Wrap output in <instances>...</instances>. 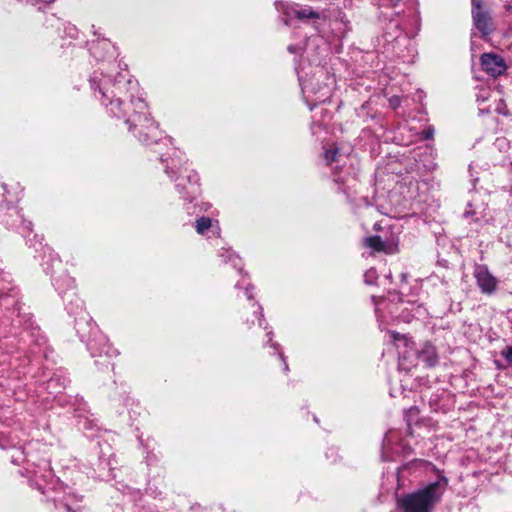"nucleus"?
<instances>
[{
	"label": "nucleus",
	"mask_w": 512,
	"mask_h": 512,
	"mask_svg": "<svg viewBox=\"0 0 512 512\" xmlns=\"http://www.w3.org/2000/svg\"><path fill=\"white\" fill-rule=\"evenodd\" d=\"M447 484L445 477H439L436 481L399 498L398 508L401 512H432L441 501Z\"/></svg>",
	"instance_id": "nucleus-1"
},
{
	"label": "nucleus",
	"mask_w": 512,
	"mask_h": 512,
	"mask_svg": "<svg viewBox=\"0 0 512 512\" xmlns=\"http://www.w3.org/2000/svg\"><path fill=\"white\" fill-rule=\"evenodd\" d=\"M185 165L184 157L175 153L165 171L176 182L175 187L181 197L191 202L199 194V177L196 171L189 170Z\"/></svg>",
	"instance_id": "nucleus-2"
},
{
	"label": "nucleus",
	"mask_w": 512,
	"mask_h": 512,
	"mask_svg": "<svg viewBox=\"0 0 512 512\" xmlns=\"http://www.w3.org/2000/svg\"><path fill=\"white\" fill-rule=\"evenodd\" d=\"M396 349L399 352V366L403 369H410L417 365V360H422L427 366H434L437 362L435 348L430 344H425L419 352L414 349V343L405 335H400L395 331L388 332Z\"/></svg>",
	"instance_id": "nucleus-3"
},
{
	"label": "nucleus",
	"mask_w": 512,
	"mask_h": 512,
	"mask_svg": "<svg viewBox=\"0 0 512 512\" xmlns=\"http://www.w3.org/2000/svg\"><path fill=\"white\" fill-rule=\"evenodd\" d=\"M275 5L278 11L283 12L287 16L294 15L300 20H319L326 18L324 11L314 10L310 6H301L283 0L276 1Z\"/></svg>",
	"instance_id": "nucleus-4"
},
{
	"label": "nucleus",
	"mask_w": 512,
	"mask_h": 512,
	"mask_svg": "<svg viewBox=\"0 0 512 512\" xmlns=\"http://www.w3.org/2000/svg\"><path fill=\"white\" fill-rule=\"evenodd\" d=\"M483 70L490 76L497 77L505 72L507 66L504 59L494 53H485L481 57Z\"/></svg>",
	"instance_id": "nucleus-5"
},
{
	"label": "nucleus",
	"mask_w": 512,
	"mask_h": 512,
	"mask_svg": "<svg viewBox=\"0 0 512 512\" xmlns=\"http://www.w3.org/2000/svg\"><path fill=\"white\" fill-rule=\"evenodd\" d=\"M474 276L478 286L483 293L491 294L495 291L497 286V279L489 272L486 266H477L474 272Z\"/></svg>",
	"instance_id": "nucleus-6"
},
{
	"label": "nucleus",
	"mask_w": 512,
	"mask_h": 512,
	"mask_svg": "<svg viewBox=\"0 0 512 512\" xmlns=\"http://www.w3.org/2000/svg\"><path fill=\"white\" fill-rule=\"evenodd\" d=\"M365 245L371 248L374 251H382L386 254H393L397 251V243L394 241L384 242L381 240L379 236H371L367 237L365 240Z\"/></svg>",
	"instance_id": "nucleus-7"
},
{
	"label": "nucleus",
	"mask_w": 512,
	"mask_h": 512,
	"mask_svg": "<svg viewBox=\"0 0 512 512\" xmlns=\"http://www.w3.org/2000/svg\"><path fill=\"white\" fill-rule=\"evenodd\" d=\"M473 10V20L477 29H479L483 34H488L489 32V19L486 14L482 11L481 0H472Z\"/></svg>",
	"instance_id": "nucleus-8"
},
{
	"label": "nucleus",
	"mask_w": 512,
	"mask_h": 512,
	"mask_svg": "<svg viewBox=\"0 0 512 512\" xmlns=\"http://www.w3.org/2000/svg\"><path fill=\"white\" fill-rule=\"evenodd\" d=\"M195 228L197 233L203 235L209 229H212L216 235H219L220 228L218 222L213 223L212 219L208 217H201L196 220Z\"/></svg>",
	"instance_id": "nucleus-9"
},
{
	"label": "nucleus",
	"mask_w": 512,
	"mask_h": 512,
	"mask_svg": "<svg viewBox=\"0 0 512 512\" xmlns=\"http://www.w3.org/2000/svg\"><path fill=\"white\" fill-rule=\"evenodd\" d=\"M311 89L315 95H316V101L318 102H325L326 100H328L330 98V94H331V89H330V86L329 84L325 83L323 86H320L317 90L314 89V87H312V83L311 84H304L303 85V90H309Z\"/></svg>",
	"instance_id": "nucleus-10"
},
{
	"label": "nucleus",
	"mask_w": 512,
	"mask_h": 512,
	"mask_svg": "<svg viewBox=\"0 0 512 512\" xmlns=\"http://www.w3.org/2000/svg\"><path fill=\"white\" fill-rule=\"evenodd\" d=\"M377 279V273L375 269H369L364 275V280L367 284H373Z\"/></svg>",
	"instance_id": "nucleus-11"
},
{
	"label": "nucleus",
	"mask_w": 512,
	"mask_h": 512,
	"mask_svg": "<svg viewBox=\"0 0 512 512\" xmlns=\"http://www.w3.org/2000/svg\"><path fill=\"white\" fill-rule=\"evenodd\" d=\"M337 153H338V148L337 147H334L333 149L325 148V152H324L325 159L328 162H332V161L336 160Z\"/></svg>",
	"instance_id": "nucleus-12"
},
{
	"label": "nucleus",
	"mask_w": 512,
	"mask_h": 512,
	"mask_svg": "<svg viewBox=\"0 0 512 512\" xmlns=\"http://www.w3.org/2000/svg\"><path fill=\"white\" fill-rule=\"evenodd\" d=\"M407 102L408 101V98H404L403 100L398 97V96H392L391 98H389V105L391 108L393 109H397L402 102Z\"/></svg>",
	"instance_id": "nucleus-13"
},
{
	"label": "nucleus",
	"mask_w": 512,
	"mask_h": 512,
	"mask_svg": "<svg viewBox=\"0 0 512 512\" xmlns=\"http://www.w3.org/2000/svg\"><path fill=\"white\" fill-rule=\"evenodd\" d=\"M490 97V91L489 89H480L479 93L477 94V101H485Z\"/></svg>",
	"instance_id": "nucleus-14"
},
{
	"label": "nucleus",
	"mask_w": 512,
	"mask_h": 512,
	"mask_svg": "<svg viewBox=\"0 0 512 512\" xmlns=\"http://www.w3.org/2000/svg\"><path fill=\"white\" fill-rule=\"evenodd\" d=\"M502 356L506 359L509 365H512V347H508L502 351Z\"/></svg>",
	"instance_id": "nucleus-15"
},
{
	"label": "nucleus",
	"mask_w": 512,
	"mask_h": 512,
	"mask_svg": "<svg viewBox=\"0 0 512 512\" xmlns=\"http://www.w3.org/2000/svg\"><path fill=\"white\" fill-rule=\"evenodd\" d=\"M109 104L111 106L115 107L116 109H120L122 102L120 101V99H115V100H109Z\"/></svg>",
	"instance_id": "nucleus-16"
},
{
	"label": "nucleus",
	"mask_w": 512,
	"mask_h": 512,
	"mask_svg": "<svg viewBox=\"0 0 512 512\" xmlns=\"http://www.w3.org/2000/svg\"><path fill=\"white\" fill-rule=\"evenodd\" d=\"M393 5H397L401 0H389Z\"/></svg>",
	"instance_id": "nucleus-17"
},
{
	"label": "nucleus",
	"mask_w": 512,
	"mask_h": 512,
	"mask_svg": "<svg viewBox=\"0 0 512 512\" xmlns=\"http://www.w3.org/2000/svg\"><path fill=\"white\" fill-rule=\"evenodd\" d=\"M418 98H419V101H421V99L423 98V92L422 91L418 92Z\"/></svg>",
	"instance_id": "nucleus-18"
},
{
	"label": "nucleus",
	"mask_w": 512,
	"mask_h": 512,
	"mask_svg": "<svg viewBox=\"0 0 512 512\" xmlns=\"http://www.w3.org/2000/svg\"><path fill=\"white\" fill-rule=\"evenodd\" d=\"M246 294L248 296V299H251V296L248 294V291H246Z\"/></svg>",
	"instance_id": "nucleus-19"
},
{
	"label": "nucleus",
	"mask_w": 512,
	"mask_h": 512,
	"mask_svg": "<svg viewBox=\"0 0 512 512\" xmlns=\"http://www.w3.org/2000/svg\"><path fill=\"white\" fill-rule=\"evenodd\" d=\"M259 325H262V319L259 318Z\"/></svg>",
	"instance_id": "nucleus-20"
}]
</instances>
